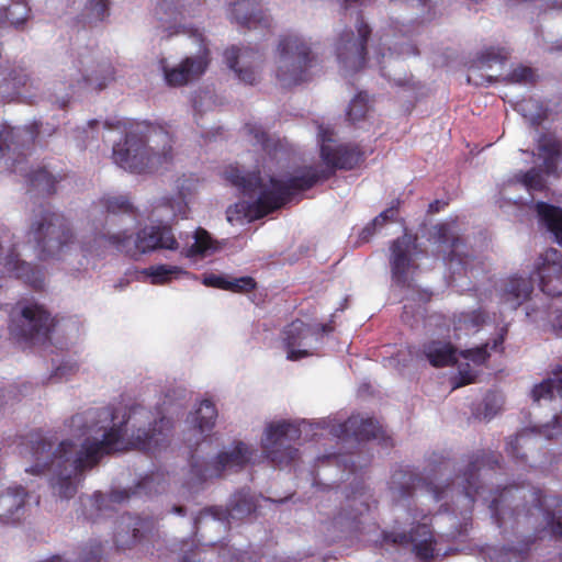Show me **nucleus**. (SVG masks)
<instances>
[{
  "label": "nucleus",
  "instance_id": "nucleus-1",
  "mask_svg": "<svg viewBox=\"0 0 562 562\" xmlns=\"http://www.w3.org/2000/svg\"><path fill=\"white\" fill-rule=\"evenodd\" d=\"M127 420L113 425L102 440L86 439L80 447L71 440H64L54 448L41 432L27 436L33 464L26 472L32 474L50 473V487L54 494L69 499L77 493L79 476L95 467L104 454L125 448Z\"/></svg>",
  "mask_w": 562,
  "mask_h": 562
},
{
  "label": "nucleus",
  "instance_id": "nucleus-2",
  "mask_svg": "<svg viewBox=\"0 0 562 562\" xmlns=\"http://www.w3.org/2000/svg\"><path fill=\"white\" fill-rule=\"evenodd\" d=\"M105 125L125 133L124 142L113 146V160L124 170L153 172L172 160L173 139L162 126L131 120L105 122Z\"/></svg>",
  "mask_w": 562,
  "mask_h": 562
},
{
  "label": "nucleus",
  "instance_id": "nucleus-3",
  "mask_svg": "<svg viewBox=\"0 0 562 562\" xmlns=\"http://www.w3.org/2000/svg\"><path fill=\"white\" fill-rule=\"evenodd\" d=\"M225 179L239 188L244 193L251 194L260 191L256 201L248 205L247 214L251 218H262L282 207L299 193L313 188L319 180L329 176L324 170L308 167L301 175L286 180L270 178L271 188H266L260 171L244 173L237 167H228L224 172Z\"/></svg>",
  "mask_w": 562,
  "mask_h": 562
},
{
  "label": "nucleus",
  "instance_id": "nucleus-4",
  "mask_svg": "<svg viewBox=\"0 0 562 562\" xmlns=\"http://www.w3.org/2000/svg\"><path fill=\"white\" fill-rule=\"evenodd\" d=\"M562 505V498L548 496L540 487L531 484H512L497 491L490 509L498 528L507 520L518 522L541 515L554 536L562 537V520L555 517L552 507Z\"/></svg>",
  "mask_w": 562,
  "mask_h": 562
},
{
  "label": "nucleus",
  "instance_id": "nucleus-5",
  "mask_svg": "<svg viewBox=\"0 0 562 562\" xmlns=\"http://www.w3.org/2000/svg\"><path fill=\"white\" fill-rule=\"evenodd\" d=\"M29 235L36 245L41 260L59 259L75 239L68 220L48 209L35 213Z\"/></svg>",
  "mask_w": 562,
  "mask_h": 562
},
{
  "label": "nucleus",
  "instance_id": "nucleus-6",
  "mask_svg": "<svg viewBox=\"0 0 562 562\" xmlns=\"http://www.w3.org/2000/svg\"><path fill=\"white\" fill-rule=\"evenodd\" d=\"M56 323V318L45 305L22 300L10 313L9 331L16 341H41L49 338Z\"/></svg>",
  "mask_w": 562,
  "mask_h": 562
},
{
  "label": "nucleus",
  "instance_id": "nucleus-7",
  "mask_svg": "<svg viewBox=\"0 0 562 562\" xmlns=\"http://www.w3.org/2000/svg\"><path fill=\"white\" fill-rule=\"evenodd\" d=\"M69 88L104 89L114 80V68L110 63L97 61L94 52L85 50L71 56L61 69Z\"/></svg>",
  "mask_w": 562,
  "mask_h": 562
},
{
  "label": "nucleus",
  "instance_id": "nucleus-8",
  "mask_svg": "<svg viewBox=\"0 0 562 562\" xmlns=\"http://www.w3.org/2000/svg\"><path fill=\"white\" fill-rule=\"evenodd\" d=\"M278 50L280 60L277 78L284 88L297 86L307 80V70L312 64L311 47L297 35L281 37Z\"/></svg>",
  "mask_w": 562,
  "mask_h": 562
},
{
  "label": "nucleus",
  "instance_id": "nucleus-9",
  "mask_svg": "<svg viewBox=\"0 0 562 562\" xmlns=\"http://www.w3.org/2000/svg\"><path fill=\"white\" fill-rule=\"evenodd\" d=\"M371 34V26L363 20L362 14H360L356 23V32L346 30L339 35L335 44V54L338 63L345 69L359 71L366 67L368 59V42Z\"/></svg>",
  "mask_w": 562,
  "mask_h": 562
},
{
  "label": "nucleus",
  "instance_id": "nucleus-10",
  "mask_svg": "<svg viewBox=\"0 0 562 562\" xmlns=\"http://www.w3.org/2000/svg\"><path fill=\"white\" fill-rule=\"evenodd\" d=\"M301 438V429L291 422L271 423L266 428L262 450L267 459L276 465H288L299 458V449L292 442Z\"/></svg>",
  "mask_w": 562,
  "mask_h": 562
},
{
  "label": "nucleus",
  "instance_id": "nucleus-11",
  "mask_svg": "<svg viewBox=\"0 0 562 562\" xmlns=\"http://www.w3.org/2000/svg\"><path fill=\"white\" fill-rule=\"evenodd\" d=\"M382 541L393 546L413 544V552L422 561H430L435 555L436 540L430 525L419 522L409 532L383 531Z\"/></svg>",
  "mask_w": 562,
  "mask_h": 562
},
{
  "label": "nucleus",
  "instance_id": "nucleus-12",
  "mask_svg": "<svg viewBox=\"0 0 562 562\" xmlns=\"http://www.w3.org/2000/svg\"><path fill=\"white\" fill-rule=\"evenodd\" d=\"M502 456L495 451L480 450L468 457V464L461 474V485L465 497L474 503L482 485L480 471L482 469L495 470L501 467Z\"/></svg>",
  "mask_w": 562,
  "mask_h": 562
},
{
  "label": "nucleus",
  "instance_id": "nucleus-13",
  "mask_svg": "<svg viewBox=\"0 0 562 562\" xmlns=\"http://www.w3.org/2000/svg\"><path fill=\"white\" fill-rule=\"evenodd\" d=\"M416 240L415 236L404 234L393 240L390 246L392 280L401 288L409 286L408 272L411 268H417L413 260V254L417 248Z\"/></svg>",
  "mask_w": 562,
  "mask_h": 562
},
{
  "label": "nucleus",
  "instance_id": "nucleus-14",
  "mask_svg": "<svg viewBox=\"0 0 562 562\" xmlns=\"http://www.w3.org/2000/svg\"><path fill=\"white\" fill-rule=\"evenodd\" d=\"M428 240L437 246L448 262H462L459 249L464 246V239L458 227V220L440 222L431 227Z\"/></svg>",
  "mask_w": 562,
  "mask_h": 562
},
{
  "label": "nucleus",
  "instance_id": "nucleus-15",
  "mask_svg": "<svg viewBox=\"0 0 562 562\" xmlns=\"http://www.w3.org/2000/svg\"><path fill=\"white\" fill-rule=\"evenodd\" d=\"M416 487L425 488L426 492L432 494L436 501L443 498V487H439L407 468H400L392 473L390 490L398 499L413 496Z\"/></svg>",
  "mask_w": 562,
  "mask_h": 562
},
{
  "label": "nucleus",
  "instance_id": "nucleus-16",
  "mask_svg": "<svg viewBox=\"0 0 562 562\" xmlns=\"http://www.w3.org/2000/svg\"><path fill=\"white\" fill-rule=\"evenodd\" d=\"M155 528V522L149 518L122 515L116 524L114 543L119 550L132 549L147 537Z\"/></svg>",
  "mask_w": 562,
  "mask_h": 562
},
{
  "label": "nucleus",
  "instance_id": "nucleus-17",
  "mask_svg": "<svg viewBox=\"0 0 562 562\" xmlns=\"http://www.w3.org/2000/svg\"><path fill=\"white\" fill-rule=\"evenodd\" d=\"M172 428V420L167 417H161L159 420H155L153 426L147 429H136V431L132 434L128 445L145 452H155L157 449L168 443Z\"/></svg>",
  "mask_w": 562,
  "mask_h": 562
},
{
  "label": "nucleus",
  "instance_id": "nucleus-18",
  "mask_svg": "<svg viewBox=\"0 0 562 562\" xmlns=\"http://www.w3.org/2000/svg\"><path fill=\"white\" fill-rule=\"evenodd\" d=\"M310 337L318 339L321 331L301 319H295L286 325L282 330V341L288 350L286 359L297 361L308 357L311 352L301 347L306 346L305 340Z\"/></svg>",
  "mask_w": 562,
  "mask_h": 562
},
{
  "label": "nucleus",
  "instance_id": "nucleus-19",
  "mask_svg": "<svg viewBox=\"0 0 562 562\" xmlns=\"http://www.w3.org/2000/svg\"><path fill=\"white\" fill-rule=\"evenodd\" d=\"M137 254H147L157 249L175 250L178 241L168 225L146 226L140 229L134 240Z\"/></svg>",
  "mask_w": 562,
  "mask_h": 562
},
{
  "label": "nucleus",
  "instance_id": "nucleus-20",
  "mask_svg": "<svg viewBox=\"0 0 562 562\" xmlns=\"http://www.w3.org/2000/svg\"><path fill=\"white\" fill-rule=\"evenodd\" d=\"M540 290L549 296H562V261L557 249H549L538 269Z\"/></svg>",
  "mask_w": 562,
  "mask_h": 562
},
{
  "label": "nucleus",
  "instance_id": "nucleus-21",
  "mask_svg": "<svg viewBox=\"0 0 562 562\" xmlns=\"http://www.w3.org/2000/svg\"><path fill=\"white\" fill-rule=\"evenodd\" d=\"M333 432L339 438H353L360 442L380 438L383 430L379 423L373 418H363L360 415H351L344 423L334 427Z\"/></svg>",
  "mask_w": 562,
  "mask_h": 562
},
{
  "label": "nucleus",
  "instance_id": "nucleus-22",
  "mask_svg": "<svg viewBox=\"0 0 562 562\" xmlns=\"http://www.w3.org/2000/svg\"><path fill=\"white\" fill-rule=\"evenodd\" d=\"M209 49L202 45V54L196 57H187L178 67L165 68V79L168 86L181 87L189 80L201 76L209 64Z\"/></svg>",
  "mask_w": 562,
  "mask_h": 562
},
{
  "label": "nucleus",
  "instance_id": "nucleus-23",
  "mask_svg": "<svg viewBox=\"0 0 562 562\" xmlns=\"http://www.w3.org/2000/svg\"><path fill=\"white\" fill-rule=\"evenodd\" d=\"M362 151L358 146L338 144L321 145V157L333 169L351 170L362 160Z\"/></svg>",
  "mask_w": 562,
  "mask_h": 562
},
{
  "label": "nucleus",
  "instance_id": "nucleus-24",
  "mask_svg": "<svg viewBox=\"0 0 562 562\" xmlns=\"http://www.w3.org/2000/svg\"><path fill=\"white\" fill-rule=\"evenodd\" d=\"M4 269L10 277L22 280L32 289L43 290L44 272L38 267L21 260L14 249H11L5 257Z\"/></svg>",
  "mask_w": 562,
  "mask_h": 562
},
{
  "label": "nucleus",
  "instance_id": "nucleus-25",
  "mask_svg": "<svg viewBox=\"0 0 562 562\" xmlns=\"http://www.w3.org/2000/svg\"><path fill=\"white\" fill-rule=\"evenodd\" d=\"M232 19L248 30L270 26V19L257 0H237L232 8Z\"/></svg>",
  "mask_w": 562,
  "mask_h": 562
},
{
  "label": "nucleus",
  "instance_id": "nucleus-26",
  "mask_svg": "<svg viewBox=\"0 0 562 562\" xmlns=\"http://www.w3.org/2000/svg\"><path fill=\"white\" fill-rule=\"evenodd\" d=\"M254 450L243 441H235L231 451H223L217 454L213 462V468L217 476L224 471L238 472L243 470L254 456Z\"/></svg>",
  "mask_w": 562,
  "mask_h": 562
},
{
  "label": "nucleus",
  "instance_id": "nucleus-27",
  "mask_svg": "<svg viewBox=\"0 0 562 562\" xmlns=\"http://www.w3.org/2000/svg\"><path fill=\"white\" fill-rule=\"evenodd\" d=\"M532 290L533 283L530 278L513 276L501 290V301L516 310L530 297Z\"/></svg>",
  "mask_w": 562,
  "mask_h": 562
},
{
  "label": "nucleus",
  "instance_id": "nucleus-28",
  "mask_svg": "<svg viewBox=\"0 0 562 562\" xmlns=\"http://www.w3.org/2000/svg\"><path fill=\"white\" fill-rule=\"evenodd\" d=\"M457 348L449 341L431 340L423 345V353L435 368L454 366Z\"/></svg>",
  "mask_w": 562,
  "mask_h": 562
},
{
  "label": "nucleus",
  "instance_id": "nucleus-29",
  "mask_svg": "<svg viewBox=\"0 0 562 562\" xmlns=\"http://www.w3.org/2000/svg\"><path fill=\"white\" fill-rule=\"evenodd\" d=\"M535 210L541 224L553 234L555 241L562 246V209L547 202H537Z\"/></svg>",
  "mask_w": 562,
  "mask_h": 562
},
{
  "label": "nucleus",
  "instance_id": "nucleus-30",
  "mask_svg": "<svg viewBox=\"0 0 562 562\" xmlns=\"http://www.w3.org/2000/svg\"><path fill=\"white\" fill-rule=\"evenodd\" d=\"M251 52L247 48L240 50L237 46H231L225 49L224 58L229 69L234 70L238 79L247 85H255L257 74L252 67H238L239 58H245Z\"/></svg>",
  "mask_w": 562,
  "mask_h": 562
},
{
  "label": "nucleus",
  "instance_id": "nucleus-31",
  "mask_svg": "<svg viewBox=\"0 0 562 562\" xmlns=\"http://www.w3.org/2000/svg\"><path fill=\"white\" fill-rule=\"evenodd\" d=\"M515 110L531 125L538 126L548 117V110L533 98L522 99L517 102Z\"/></svg>",
  "mask_w": 562,
  "mask_h": 562
},
{
  "label": "nucleus",
  "instance_id": "nucleus-32",
  "mask_svg": "<svg viewBox=\"0 0 562 562\" xmlns=\"http://www.w3.org/2000/svg\"><path fill=\"white\" fill-rule=\"evenodd\" d=\"M25 178L31 189L45 194L55 193L56 183L59 181V179L49 173L45 168L31 170L25 175Z\"/></svg>",
  "mask_w": 562,
  "mask_h": 562
},
{
  "label": "nucleus",
  "instance_id": "nucleus-33",
  "mask_svg": "<svg viewBox=\"0 0 562 562\" xmlns=\"http://www.w3.org/2000/svg\"><path fill=\"white\" fill-rule=\"evenodd\" d=\"M136 493L137 491L130 492L127 490H113L109 495H104L101 492H95L88 499L90 506L97 512V515H100L105 508L106 503L123 504L127 502L133 494Z\"/></svg>",
  "mask_w": 562,
  "mask_h": 562
},
{
  "label": "nucleus",
  "instance_id": "nucleus-34",
  "mask_svg": "<svg viewBox=\"0 0 562 562\" xmlns=\"http://www.w3.org/2000/svg\"><path fill=\"white\" fill-rule=\"evenodd\" d=\"M217 418L215 404L210 400H203L193 414V422L201 432L211 430Z\"/></svg>",
  "mask_w": 562,
  "mask_h": 562
},
{
  "label": "nucleus",
  "instance_id": "nucleus-35",
  "mask_svg": "<svg viewBox=\"0 0 562 562\" xmlns=\"http://www.w3.org/2000/svg\"><path fill=\"white\" fill-rule=\"evenodd\" d=\"M15 9L11 11L9 8H0V26L9 22L15 29L21 27L29 19L30 8L26 0H11Z\"/></svg>",
  "mask_w": 562,
  "mask_h": 562
},
{
  "label": "nucleus",
  "instance_id": "nucleus-36",
  "mask_svg": "<svg viewBox=\"0 0 562 562\" xmlns=\"http://www.w3.org/2000/svg\"><path fill=\"white\" fill-rule=\"evenodd\" d=\"M144 274L150 278L151 284L160 285L166 284L181 273H187L178 266L156 265L146 268Z\"/></svg>",
  "mask_w": 562,
  "mask_h": 562
},
{
  "label": "nucleus",
  "instance_id": "nucleus-37",
  "mask_svg": "<svg viewBox=\"0 0 562 562\" xmlns=\"http://www.w3.org/2000/svg\"><path fill=\"white\" fill-rule=\"evenodd\" d=\"M215 241L204 228H198L194 233V243L187 249L189 258L205 256L210 250H215Z\"/></svg>",
  "mask_w": 562,
  "mask_h": 562
},
{
  "label": "nucleus",
  "instance_id": "nucleus-38",
  "mask_svg": "<svg viewBox=\"0 0 562 562\" xmlns=\"http://www.w3.org/2000/svg\"><path fill=\"white\" fill-rule=\"evenodd\" d=\"M110 0H89L85 7L82 16L85 25H93L109 16Z\"/></svg>",
  "mask_w": 562,
  "mask_h": 562
},
{
  "label": "nucleus",
  "instance_id": "nucleus-39",
  "mask_svg": "<svg viewBox=\"0 0 562 562\" xmlns=\"http://www.w3.org/2000/svg\"><path fill=\"white\" fill-rule=\"evenodd\" d=\"M538 149L544 155V164L550 168L554 159L562 155V142L552 135H541Z\"/></svg>",
  "mask_w": 562,
  "mask_h": 562
},
{
  "label": "nucleus",
  "instance_id": "nucleus-40",
  "mask_svg": "<svg viewBox=\"0 0 562 562\" xmlns=\"http://www.w3.org/2000/svg\"><path fill=\"white\" fill-rule=\"evenodd\" d=\"M370 99L367 92H359L351 101L347 110V119L351 123H357L366 119L370 111Z\"/></svg>",
  "mask_w": 562,
  "mask_h": 562
},
{
  "label": "nucleus",
  "instance_id": "nucleus-41",
  "mask_svg": "<svg viewBox=\"0 0 562 562\" xmlns=\"http://www.w3.org/2000/svg\"><path fill=\"white\" fill-rule=\"evenodd\" d=\"M26 497L27 493L21 485L7 490V493L1 496L0 502L4 503L8 507V518H12L24 506Z\"/></svg>",
  "mask_w": 562,
  "mask_h": 562
},
{
  "label": "nucleus",
  "instance_id": "nucleus-42",
  "mask_svg": "<svg viewBox=\"0 0 562 562\" xmlns=\"http://www.w3.org/2000/svg\"><path fill=\"white\" fill-rule=\"evenodd\" d=\"M560 366L561 364H558L552 371L555 379H546L533 386L531 396L535 402H539L540 400H552L554 397V391L558 392V380L560 376V374L557 373V370Z\"/></svg>",
  "mask_w": 562,
  "mask_h": 562
},
{
  "label": "nucleus",
  "instance_id": "nucleus-43",
  "mask_svg": "<svg viewBox=\"0 0 562 562\" xmlns=\"http://www.w3.org/2000/svg\"><path fill=\"white\" fill-rule=\"evenodd\" d=\"M506 80L510 83L533 86L538 81V75L536 69L529 66L518 65L507 75Z\"/></svg>",
  "mask_w": 562,
  "mask_h": 562
},
{
  "label": "nucleus",
  "instance_id": "nucleus-44",
  "mask_svg": "<svg viewBox=\"0 0 562 562\" xmlns=\"http://www.w3.org/2000/svg\"><path fill=\"white\" fill-rule=\"evenodd\" d=\"M255 508V504L249 494L245 491L236 492L229 504L231 515L235 514L244 516L250 514Z\"/></svg>",
  "mask_w": 562,
  "mask_h": 562
},
{
  "label": "nucleus",
  "instance_id": "nucleus-45",
  "mask_svg": "<svg viewBox=\"0 0 562 562\" xmlns=\"http://www.w3.org/2000/svg\"><path fill=\"white\" fill-rule=\"evenodd\" d=\"M101 202L109 213L134 214V206L126 196H104Z\"/></svg>",
  "mask_w": 562,
  "mask_h": 562
},
{
  "label": "nucleus",
  "instance_id": "nucleus-46",
  "mask_svg": "<svg viewBox=\"0 0 562 562\" xmlns=\"http://www.w3.org/2000/svg\"><path fill=\"white\" fill-rule=\"evenodd\" d=\"M509 57V50L506 47H487L477 56V63L481 66L491 67L493 64L503 63Z\"/></svg>",
  "mask_w": 562,
  "mask_h": 562
},
{
  "label": "nucleus",
  "instance_id": "nucleus-47",
  "mask_svg": "<svg viewBox=\"0 0 562 562\" xmlns=\"http://www.w3.org/2000/svg\"><path fill=\"white\" fill-rule=\"evenodd\" d=\"M519 182H521L528 191H538L542 192L546 190L547 184L546 180L542 177L541 172L536 168H531L528 171L521 173L518 178Z\"/></svg>",
  "mask_w": 562,
  "mask_h": 562
},
{
  "label": "nucleus",
  "instance_id": "nucleus-48",
  "mask_svg": "<svg viewBox=\"0 0 562 562\" xmlns=\"http://www.w3.org/2000/svg\"><path fill=\"white\" fill-rule=\"evenodd\" d=\"M257 288V282L252 277H240L227 280L226 291L234 293H249Z\"/></svg>",
  "mask_w": 562,
  "mask_h": 562
},
{
  "label": "nucleus",
  "instance_id": "nucleus-49",
  "mask_svg": "<svg viewBox=\"0 0 562 562\" xmlns=\"http://www.w3.org/2000/svg\"><path fill=\"white\" fill-rule=\"evenodd\" d=\"M487 348L488 344H485L480 347L463 350L460 352V356L464 359L471 360L475 364H483L490 358V352Z\"/></svg>",
  "mask_w": 562,
  "mask_h": 562
},
{
  "label": "nucleus",
  "instance_id": "nucleus-50",
  "mask_svg": "<svg viewBox=\"0 0 562 562\" xmlns=\"http://www.w3.org/2000/svg\"><path fill=\"white\" fill-rule=\"evenodd\" d=\"M360 506H361V508H358L357 510H351L348 513H345V510L340 512L334 518V524L339 525V526H342L345 524L348 526H351L352 524H355L358 520V517L363 513V510L369 509V506L363 502H360Z\"/></svg>",
  "mask_w": 562,
  "mask_h": 562
},
{
  "label": "nucleus",
  "instance_id": "nucleus-51",
  "mask_svg": "<svg viewBox=\"0 0 562 562\" xmlns=\"http://www.w3.org/2000/svg\"><path fill=\"white\" fill-rule=\"evenodd\" d=\"M106 240L113 245L119 251H124L126 254H130V250L127 247L130 246L132 241V236L127 235L126 233L122 234H113L106 236Z\"/></svg>",
  "mask_w": 562,
  "mask_h": 562
},
{
  "label": "nucleus",
  "instance_id": "nucleus-52",
  "mask_svg": "<svg viewBox=\"0 0 562 562\" xmlns=\"http://www.w3.org/2000/svg\"><path fill=\"white\" fill-rule=\"evenodd\" d=\"M400 204L401 201L398 199L394 200L389 209L384 210L378 216L374 217V224H379V226L382 227L386 222L393 221L395 218Z\"/></svg>",
  "mask_w": 562,
  "mask_h": 562
},
{
  "label": "nucleus",
  "instance_id": "nucleus-53",
  "mask_svg": "<svg viewBox=\"0 0 562 562\" xmlns=\"http://www.w3.org/2000/svg\"><path fill=\"white\" fill-rule=\"evenodd\" d=\"M520 437L514 436L510 437L506 443V452L509 457L516 459V460H525L526 456L520 453V445H519Z\"/></svg>",
  "mask_w": 562,
  "mask_h": 562
},
{
  "label": "nucleus",
  "instance_id": "nucleus-54",
  "mask_svg": "<svg viewBox=\"0 0 562 562\" xmlns=\"http://www.w3.org/2000/svg\"><path fill=\"white\" fill-rule=\"evenodd\" d=\"M227 280L228 279L226 277L211 273V274L204 277L203 284H205L206 286L226 290Z\"/></svg>",
  "mask_w": 562,
  "mask_h": 562
},
{
  "label": "nucleus",
  "instance_id": "nucleus-55",
  "mask_svg": "<svg viewBox=\"0 0 562 562\" xmlns=\"http://www.w3.org/2000/svg\"><path fill=\"white\" fill-rule=\"evenodd\" d=\"M475 381V374L470 369H460L459 375L454 379L453 389L461 387L473 383Z\"/></svg>",
  "mask_w": 562,
  "mask_h": 562
},
{
  "label": "nucleus",
  "instance_id": "nucleus-56",
  "mask_svg": "<svg viewBox=\"0 0 562 562\" xmlns=\"http://www.w3.org/2000/svg\"><path fill=\"white\" fill-rule=\"evenodd\" d=\"M464 323H470L472 327H480L485 322V313L481 310L472 311L463 315Z\"/></svg>",
  "mask_w": 562,
  "mask_h": 562
},
{
  "label": "nucleus",
  "instance_id": "nucleus-57",
  "mask_svg": "<svg viewBox=\"0 0 562 562\" xmlns=\"http://www.w3.org/2000/svg\"><path fill=\"white\" fill-rule=\"evenodd\" d=\"M245 128L249 135H252L257 144L265 145L268 140V135L261 127L252 124H246Z\"/></svg>",
  "mask_w": 562,
  "mask_h": 562
},
{
  "label": "nucleus",
  "instance_id": "nucleus-58",
  "mask_svg": "<svg viewBox=\"0 0 562 562\" xmlns=\"http://www.w3.org/2000/svg\"><path fill=\"white\" fill-rule=\"evenodd\" d=\"M508 333L507 325H504L499 328L497 336L493 339L492 349L495 351H503V344Z\"/></svg>",
  "mask_w": 562,
  "mask_h": 562
},
{
  "label": "nucleus",
  "instance_id": "nucleus-59",
  "mask_svg": "<svg viewBox=\"0 0 562 562\" xmlns=\"http://www.w3.org/2000/svg\"><path fill=\"white\" fill-rule=\"evenodd\" d=\"M379 224H374V220L368 224L360 233V239L362 241H368L375 233V228Z\"/></svg>",
  "mask_w": 562,
  "mask_h": 562
},
{
  "label": "nucleus",
  "instance_id": "nucleus-60",
  "mask_svg": "<svg viewBox=\"0 0 562 562\" xmlns=\"http://www.w3.org/2000/svg\"><path fill=\"white\" fill-rule=\"evenodd\" d=\"M553 331L562 337V311H558L551 321Z\"/></svg>",
  "mask_w": 562,
  "mask_h": 562
},
{
  "label": "nucleus",
  "instance_id": "nucleus-61",
  "mask_svg": "<svg viewBox=\"0 0 562 562\" xmlns=\"http://www.w3.org/2000/svg\"><path fill=\"white\" fill-rule=\"evenodd\" d=\"M448 205L447 202L445 201H441V200H435L432 202L429 203L428 205V210H427V213L428 214H436V213H439L440 211H442L446 206Z\"/></svg>",
  "mask_w": 562,
  "mask_h": 562
},
{
  "label": "nucleus",
  "instance_id": "nucleus-62",
  "mask_svg": "<svg viewBox=\"0 0 562 562\" xmlns=\"http://www.w3.org/2000/svg\"><path fill=\"white\" fill-rule=\"evenodd\" d=\"M333 131L328 127H323L321 126L319 127V137H321V140H322V145H331L330 143L333 142Z\"/></svg>",
  "mask_w": 562,
  "mask_h": 562
},
{
  "label": "nucleus",
  "instance_id": "nucleus-63",
  "mask_svg": "<svg viewBox=\"0 0 562 562\" xmlns=\"http://www.w3.org/2000/svg\"><path fill=\"white\" fill-rule=\"evenodd\" d=\"M180 562H201L199 552L196 550H190L189 552H186Z\"/></svg>",
  "mask_w": 562,
  "mask_h": 562
},
{
  "label": "nucleus",
  "instance_id": "nucleus-64",
  "mask_svg": "<svg viewBox=\"0 0 562 562\" xmlns=\"http://www.w3.org/2000/svg\"><path fill=\"white\" fill-rule=\"evenodd\" d=\"M557 373L560 374L559 380H558V395L562 400V366L559 367V369L557 370Z\"/></svg>",
  "mask_w": 562,
  "mask_h": 562
}]
</instances>
